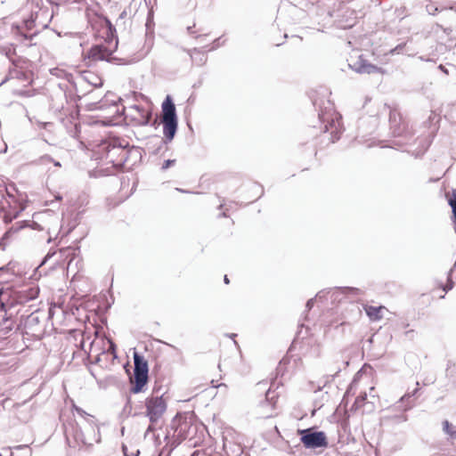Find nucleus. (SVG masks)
Returning <instances> with one entry per match:
<instances>
[{
    "label": "nucleus",
    "mask_w": 456,
    "mask_h": 456,
    "mask_svg": "<svg viewBox=\"0 0 456 456\" xmlns=\"http://www.w3.org/2000/svg\"><path fill=\"white\" fill-rule=\"evenodd\" d=\"M39 291L37 285L6 282L0 288V312L6 314L18 305L35 300L37 298Z\"/></svg>",
    "instance_id": "f257e3e1"
},
{
    "label": "nucleus",
    "mask_w": 456,
    "mask_h": 456,
    "mask_svg": "<svg viewBox=\"0 0 456 456\" xmlns=\"http://www.w3.org/2000/svg\"><path fill=\"white\" fill-rule=\"evenodd\" d=\"M315 108H318V118L321 123L320 129L324 134H329L330 142H335L340 138L343 132L342 125L340 123V117L335 113L333 105L330 101L326 102H318L317 100L313 102Z\"/></svg>",
    "instance_id": "f03ea898"
},
{
    "label": "nucleus",
    "mask_w": 456,
    "mask_h": 456,
    "mask_svg": "<svg viewBox=\"0 0 456 456\" xmlns=\"http://www.w3.org/2000/svg\"><path fill=\"white\" fill-rule=\"evenodd\" d=\"M66 441L69 447L92 446L94 443L101 441L100 428L96 422L93 425L78 424L77 422L69 425L65 429Z\"/></svg>",
    "instance_id": "7ed1b4c3"
},
{
    "label": "nucleus",
    "mask_w": 456,
    "mask_h": 456,
    "mask_svg": "<svg viewBox=\"0 0 456 456\" xmlns=\"http://www.w3.org/2000/svg\"><path fill=\"white\" fill-rule=\"evenodd\" d=\"M128 146L127 140L113 137L102 142L98 147V153L101 159L111 163L115 168L121 169L126 165L125 150Z\"/></svg>",
    "instance_id": "20e7f679"
},
{
    "label": "nucleus",
    "mask_w": 456,
    "mask_h": 456,
    "mask_svg": "<svg viewBox=\"0 0 456 456\" xmlns=\"http://www.w3.org/2000/svg\"><path fill=\"white\" fill-rule=\"evenodd\" d=\"M161 107L164 134L161 143H168L175 138L178 128L176 108L170 95L166 97Z\"/></svg>",
    "instance_id": "39448f33"
},
{
    "label": "nucleus",
    "mask_w": 456,
    "mask_h": 456,
    "mask_svg": "<svg viewBox=\"0 0 456 456\" xmlns=\"http://www.w3.org/2000/svg\"><path fill=\"white\" fill-rule=\"evenodd\" d=\"M149 381V364L143 355L134 352V377L130 379L129 394H140L146 390Z\"/></svg>",
    "instance_id": "423d86ee"
},
{
    "label": "nucleus",
    "mask_w": 456,
    "mask_h": 456,
    "mask_svg": "<svg viewBox=\"0 0 456 456\" xmlns=\"http://www.w3.org/2000/svg\"><path fill=\"white\" fill-rule=\"evenodd\" d=\"M170 430L174 431V436L183 440H192L197 434L198 425L192 423L191 417L177 413L171 421Z\"/></svg>",
    "instance_id": "0eeeda50"
},
{
    "label": "nucleus",
    "mask_w": 456,
    "mask_h": 456,
    "mask_svg": "<svg viewBox=\"0 0 456 456\" xmlns=\"http://www.w3.org/2000/svg\"><path fill=\"white\" fill-rule=\"evenodd\" d=\"M144 416L149 419L152 424H157L163 417L167 409V400L164 398V393L161 395H150L145 399Z\"/></svg>",
    "instance_id": "6e6552de"
},
{
    "label": "nucleus",
    "mask_w": 456,
    "mask_h": 456,
    "mask_svg": "<svg viewBox=\"0 0 456 456\" xmlns=\"http://www.w3.org/2000/svg\"><path fill=\"white\" fill-rule=\"evenodd\" d=\"M297 435L305 449L315 450L327 448L329 445L325 432L319 431L314 427L297 429Z\"/></svg>",
    "instance_id": "1a4fd4ad"
},
{
    "label": "nucleus",
    "mask_w": 456,
    "mask_h": 456,
    "mask_svg": "<svg viewBox=\"0 0 456 456\" xmlns=\"http://www.w3.org/2000/svg\"><path fill=\"white\" fill-rule=\"evenodd\" d=\"M384 108L387 109L389 112V126L391 134L394 137H403L405 141L399 142L400 145H404L409 142V140L411 138V134L408 130V126L401 116V113L394 108H391L389 105L385 104Z\"/></svg>",
    "instance_id": "9d476101"
},
{
    "label": "nucleus",
    "mask_w": 456,
    "mask_h": 456,
    "mask_svg": "<svg viewBox=\"0 0 456 456\" xmlns=\"http://www.w3.org/2000/svg\"><path fill=\"white\" fill-rule=\"evenodd\" d=\"M118 40H116L111 45H94L87 52V58L92 61H106L108 62H115L119 61L118 64H126L127 62L123 59L112 57V53L117 50Z\"/></svg>",
    "instance_id": "9b49d317"
},
{
    "label": "nucleus",
    "mask_w": 456,
    "mask_h": 456,
    "mask_svg": "<svg viewBox=\"0 0 456 456\" xmlns=\"http://www.w3.org/2000/svg\"><path fill=\"white\" fill-rule=\"evenodd\" d=\"M44 313L39 309H36L30 314L27 315L23 320L26 333L32 336H40L43 332V327L41 325Z\"/></svg>",
    "instance_id": "f8f14e48"
},
{
    "label": "nucleus",
    "mask_w": 456,
    "mask_h": 456,
    "mask_svg": "<svg viewBox=\"0 0 456 456\" xmlns=\"http://www.w3.org/2000/svg\"><path fill=\"white\" fill-rule=\"evenodd\" d=\"M128 109L136 112V115H134L133 118L136 120L139 126H151L156 127L158 120L156 118L153 122H151L152 113L151 110H146L143 107L136 104L130 106Z\"/></svg>",
    "instance_id": "ddd939ff"
},
{
    "label": "nucleus",
    "mask_w": 456,
    "mask_h": 456,
    "mask_svg": "<svg viewBox=\"0 0 456 456\" xmlns=\"http://www.w3.org/2000/svg\"><path fill=\"white\" fill-rule=\"evenodd\" d=\"M332 291V297H334V300H340L339 298H338V295H344V296H346V297H358L360 295L362 294V289H358V288H354V287H336L334 288L333 289H329L327 291L326 290H322L320 292L317 293L316 295V298H320L322 299L323 297H324V294L325 293H330Z\"/></svg>",
    "instance_id": "4468645a"
},
{
    "label": "nucleus",
    "mask_w": 456,
    "mask_h": 456,
    "mask_svg": "<svg viewBox=\"0 0 456 456\" xmlns=\"http://www.w3.org/2000/svg\"><path fill=\"white\" fill-rule=\"evenodd\" d=\"M7 193V189L5 184L3 182H0V209L4 211L3 219L4 223H11L13 219H15L19 213L21 211L15 210L14 212L5 211V208L10 206V202L5 200V194Z\"/></svg>",
    "instance_id": "2eb2a0df"
},
{
    "label": "nucleus",
    "mask_w": 456,
    "mask_h": 456,
    "mask_svg": "<svg viewBox=\"0 0 456 456\" xmlns=\"http://www.w3.org/2000/svg\"><path fill=\"white\" fill-rule=\"evenodd\" d=\"M276 400L273 392L268 389L265 393V399L262 401L258 405L259 414L263 418L273 417V411L275 408Z\"/></svg>",
    "instance_id": "dca6fc26"
},
{
    "label": "nucleus",
    "mask_w": 456,
    "mask_h": 456,
    "mask_svg": "<svg viewBox=\"0 0 456 456\" xmlns=\"http://www.w3.org/2000/svg\"><path fill=\"white\" fill-rule=\"evenodd\" d=\"M119 100L120 99L118 98L113 93L107 92L100 101L91 102L89 110H103L109 106H117V103Z\"/></svg>",
    "instance_id": "f3484780"
},
{
    "label": "nucleus",
    "mask_w": 456,
    "mask_h": 456,
    "mask_svg": "<svg viewBox=\"0 0 456 456\" xmlns=\"http://www.w3.org/2000/svg\"><path fill=\"white\" fill-rule=\"evenodd\" d=\"M352 69L360 74H373L378 73L381 70V68H379L376 65L370 63L368 61L359 58L357 61H355L353 65H349Z\"/></svg>",
    "instance_id": "a211bd4d"
},
{
    "label": "nucleus",
    "mask_w": 456,
    "mask_h": 456,
    "mask_svg": "<svg viewBox=\"0 0 456 456\" xmlns=\"http://www.w3.org/2000/svg\"><path fill=\"white\" fill-rule=\"evenodd\" d=\"M102 25L106 27V36L104 43L106 45H111L118 40L117 30L115 26L111 23L109 18L103 17Z\"/></svg>",
    "instance_id": "6ab92c4d"
},
{
    "label": "nucleus",
    "mask_w": 456,
    "mask_h": 456,
    "mask_svg": "<svg viewBox=\"0 0 456 456\" xmlns=\"http://www.w3.org/2000/svg\"><path fill=\"white\" fill-rule=\"evenodd\" d=\"M126 163H130V166H134L142 158L141 149L135 146L126 147L125 150Z\"/></svg>",
    "instance_id": "aec40b11"
},
{
    "label": "nucleus",
    "mask_w": 456,
    "mask_h": 456,
    "mask_svg": "<svg viewBox=\"0 0 456 456\" xmlns=\"http://www.w3.org/2000/svg\"><path fill=\"white\" fill-rule=\"evenodd\" d=\"M184 51L190 55L192 61L198 66H203L208 61V57L201 52L200 48L194 47L192 49H184Z\"/></svg>",
    "instance_id": "412c9836"
},
{
    "label": "nucleus",
    "mask_w": 456,
    "mask_h": 456,
    "mask_svg": "<svg viewBox=\"0 0 456 456\" xmlns=\"http://www.w3.org/2000/svg\"><path fill=\"white\" fill-rule=\"evenodd\" d=\"M82 77L86 83H88L95 88H99L103 85L102 77L92 71H84L82 74Z\"/></svg>",
    "instance_id": "4be33fe9"
},
{
    "label": "nucleus",
    "mask_w": 456,
    "mask_h": 456,
    "mask_svg": "<svg viewBox=\"0 0 456 456\" xmlns=\"http://www.w3.org/2000/svg\"><path fill=\"white\" fill-rule=\"evenodd\" d=\"M28 225L27 221H21L18 222L15 224H13L5 233L4 234L3 238L0 240V248L2 249H4L5 243L4 242L5 240H7L12 234H14L18 232L20 230L23 229Z\"/></svg>",
    "instance_id": "5701e85b"
},
{
    "label": "nucleus",
    "mask_w": 456,
    "mask_h": 456,
    "mask_svg": "<svg viewBox=\"0 0 456 456\" xmlns=\"http://www.w3.org/2000/svg\"><path fill=\"white\" fill-rule=\"evenodd\" d=\"M73 411H76L82 419V421L80 424L93 425L96 422L94 416L87 413L82 408H80L75 404L73 405Z\"/></svg>",
    "instance_id": "b1692460"
},
{
    "label": "nucleus",
    "mask_w": 456,
    "mask_h": 456,
    "mask_svg": "<svg viewBox=\"0 0 456 456\" xmlns=\"http://www.w3.org/2000/svg\"><path fill=\"white\" fill-rule=\"evenodd\" d=\"M73 411H76L82 419V421L80 424L93 425L96 422L94 416L87 413L82 408H80L75 404L73 405Z\"/></svg>",
    "instance_id": "393cba45"
},
{
    "label": "nucleus",
    "mask_w": 456,
    "mask_h": 456,
    "mask_svg": "<svg viewBox=\"0 0 456 456\" xmlns=\"http://www.w3.org/2000/svg\"><path fill=\"white\" fill-rule=\"evenodd\" d=\"M73 411H76L82 419V421L80 424L93 425L96 422L94 416L87 413L82 408H80L75 404L73 405Z\"/></svg>",
    "instance_id": "a878e982"
},
{
    "label": "nucleus",
    "mask_w": 456,
    "mask_h": 456,
    "mask_svg": "<svg viewBox=\"0 0 456 456\" xmlns=\"http://www.w3.org/2000/svg\"><path fill=\"white\" fill-rule=\"evenodd\" d=\"M172 430H168L165 436V441L167 442L166 446L168 448H172V452L183 442L180 437L174 436V432L171 434Z\"/></svg>",
    "instance_id": "bb28decb"
},
{
    "label": "nucleus",
    "mask_w": 456,
    "mask_h": 456,
    "mask_svg": "<svg viewBox=\"0 0 456 456\" xmlns=\"http://www.w3.org/2000/svg\"><path fill=\"white\" fill-rule=\"evenodd\" d=\"M446 377L456 386V363L451 360L446 364Z\"/></svg>",
    "instance_id": "cd10ccee"
},
{
    "label": "nucleus",
    "mask_w": 456,
    "mask_h": 456,
    "mask_svg": "<svg viewBox=\"0 0 456 456\" xmlns=\"http://www.w3.org/2000/svg\"><path fill=\"white\" fill-rule=\"evenodd\" d=\"M132 411H133V405H132L131 396L127 395L126 396V403H125L123 411H122V413L124 415H126V417L131 416V415L137 416V415L140 414V412H137V411H134L133 413Z\"/></svg>",
    "instance_id": "c85d7f7f"
},
{
    "label": "nucleus",
    "mask_w": 456,
    "mask_h": 456,
    "mask_svg": "<svg viewBox=\"0 0 456 456\" xmlns=\"http://www.w3.org/2000/svg\"><path fill=\"white\" fill-rule=\"evenodd\" d=\"M380 310L381 307L369 306L366 308V314L371 320H379L381 318Z\"/></svg>",
    "instance_id": "c756f323"
},
{
    "label": "nucleus",
    "mask_w": 456,
    "mask_h": 456,
    "mask_svg": "<svg viewBox=\"0 0 456 456\" xmlns=\"http://www.w3.org/2000/svg\"><path fill=\"white\" fill-rule=\"evenodd\" d=\"M145 27H146V36L148 37L150 34L152 35L154 20H153V13L151 12H148Z\"/></svg>",
    "instance_id": "7c9ffc66"
},
{
    "label": "nucleus",
    "mask_w": 456,
    "mask_h": 456,
    "mask_svg": "<svg viewBox=\"0 0 456 456\" xmlns=\"http://www.w3.org/2000/svg\"><path fill=\"white\" fill-rule=\"evenodd\" d=\"M452 272H453V268H451L450 271L448 272L446 284L444 286H443V290L445 292H448L449 290L452 289V288L454 286V282L452 281Z\"/></svg>",
    "instance_id": "2f4dec72"
},
{
    "label": "nucleus",
    "mask_w": 456,
    "mask_h": 456,
    "mask_svg": "<svg viewBox=\"0 0 456 456\" xmlns=\"http://www.w3.org/2000/svg\"><path fill=\"white\" fill-rule=\"evenodd\" d=\"M108 343H109V347L107 349V352L113 354L114 359L118 358L116 344L110 338L108 339Z\"/></svg>",
    "instance_id": "473e14b6"
},
{
    "label": "nucleus",
    "mask_w": 456,
    "mask_h": 456,
    "mask_svg": "<svg viewBox=\"0 0 456 456\" xmlns=\"http://www.w3.org/2000/svg\"><path fill=\"white\" fill-rule=\"evenodd\" d=\"M443 430L444 433L452 436V431L454 430L452 424H451L448 420L443 421Z\"/></svg>",
    "instance_id": "72a5a7b5"
},
{
    "label": "nucleus",
    "mask_w": 456,
    "mask_h": 456,
    "mask_svg": "<svg viewBox=\"0 0 456 456\" xmlns=\"http://www.w3.org/2000/svg\"><path fill=\"white\" fill-rule=\"evenodd\" d=\"M54 254H55V252H54V251H53V252L49 251V252H48V253L44 256V258L42 259V261H41L40 265L36 268V270H35V274H34V275H36V274H37V273L38 272V269H39L42 265H45V263H46V262H47V261H48V260H49V259H50V258H51Z\"/></svg>",
    "instance_id": "f704fd0d"
},
{
    "label": "nucleus",
    "mask_w": 456,
    "mask_h": 456,
    "mask_svg": "<svg viewBox=\"0 0 456 456\" xmlns=\"http://www.w3.org/2000/svg\"><path fill=\"white\" fill-rule=\"evenodd\" d=\"M406 44L405 43H402V44H399L397 45L395 47H394L393 49L390 50L389 53L394 55V54H399V53H403V48L405 47Z\"/></svg>",
    "instance_id": "c9c22d12"
},
{
    "label": "nucleus",
    "mask_w": 456,
    "mask_h": 456,
    "mask_svg": "<svg viewBox=\"0 0 456 456\" xmlns=\"http://www.w3.org/2000/svg\"><path fill=\"white\" fill-rule=\"evenodd\" d=\"M14 267H15V264H13L12 262H9L6 265L0 268V272L6 271V272L12 273V274H16Z\"/></svg>",
    "instance_id": "e433bc0d"
},
{
    "label": "nucleus",
    "mask_w": 456,
    "mask_h": 456,
    "mask_svg": "<svg viewBox=\"0 0 456 456\" xmlns=\"http://www.w3.org/2000/svg\"><path fill=\"white\" fill-rule=\"evenodd\" d=\"M14 449L23 451L24 456H31L32 455V451L27 444L15 446Z\"/></svg>",
    "instance_id": "4c0bfd02"
},
{
    "label": "nucleus",
    "mask_w": 456,
    "mask_h": 456,
    "mask_svg": "<svg viewBox=\"0 0 456 456\" xmlns=\"http://www.w3.org/2000/svg\"><path fill=\"white\" fill-rule=\"evenodd\" d=\"M419 391V388H415L411 393H406L404 395H403L398 403H403L407 400H409L411 396H414L417 392Z\"/></svg>",
    "instance_id": "58836bf2"
},
{
    "label": "nucleus",
    "mask_w": 456,
    "mask_h": 456,
    "mask_svg": "<svg viewBox=\"0 0 456 456\" xmlns=\"http://www.w3.org/2000/svg\"><path fill=\"white\" fill-rule=\"evenodd\" d=\"M35 20L33 18V15L31 14V16L25 20H24V24H25V27H26V29L27 30H31L34 27H35Z\"/></svg>",
    "instance_id": "ea45409f"
},
{
    "label": "nucleus",
    "mask_w": 456,
    "mask_h": 456,
    "mask_svg": "<svg viewBox=\"0 0 456 456\" xmlns=\"http://www.w3.org/2000/svg\"><path fill=\"white\" fill-rule=\"evenodd\" d=\"M222 37H218L216 40H214L212 46H210L208 51H214L216 50L220 45L224 44V40L221 42Z\"/></svg>",
    "instance_id": "a19ab883"
},
{
    "label": "nucleus",
    "mask_w": 456,
    "mask_h": 456,
    "mask_svg": "<svg viewBox=\"0 0 456 456\" xmlns=\"http://www.w3.org/2000/svg\"><path fill=\"white\" fill-rule=\"evenodd\" d=\"M175 159H167L163 162L161 166V170L166 171L170 167L174 166L175 164Z\"/></svg>",
    "instance_id": "79ce46f5"
},
{
    "label": "nucleus",
    "mask_w": 456,
    "mask_h": 456,
    "mask_svg": "<svg viewBox=\"0 0 456 456\" xmlns=\"http://www.w3.org/2000/svg\"><path fill=\"white\" fill-rule=\"evenodd\" d=\"M172 453V448H168L166 445L161 449L159 456H170Z\"/></svg>",
    "instance_id": "37998d69"
},
{
    "label": "nucleus",
    "mask_w": 456,
    "mask_h": 456,
    "mask_svg": "<svg viewBox=\"0 0 456 456\" xmlns=\"http://www.w3.org/2000/svg\"><path fill=\"white\" fill-rule=\"evenodd\" d=\"M314 304V298H310L309 300H307L306 305H305L307 311H310L313 308Z\"/></svg>",
    "instance_id": "c03bdc74"
},
{
    "label": "nucleus",
    "mask_w": 456,
    "mask_h": 456,
    "mask_svg": "<svg viewBox=\"0 0 456 456\" xmlns=\"http://www.w3.org/2000/svg\"><path fill=\"white\" fill-rule=\"evenodd\" d=\"M406 420H407V416L404 414L396 416V418H395L396 422H405Z\"/></svg>",
    "instance_id": "a18cd8bd"
},
{
    "label": "nucleus",
    "mask_w": 456,
    "mask_h": 456,
    "mask_svg": "<svg viewBox=\"0 0 456 456\" xmlns=\"http://www.w3.org/2000/svg\"><path fill=\"white\" fill-rule=\"evenodd\" d=\"M366 398H367L366 393L361 394L360 395L357 396L355 403L363 402L366 400Z\"/></svg>",
    "instance_id": "49530a36"
},
{
    "label": "nucleus",
    "mask_w": 456,
    "mask_h": 456,
    "mask_svg": "<svg viewBox=\"0 0 456 456\" xmlns=\"http://www.w3.org/2000/svg\"><path fill=\"white\" fill-rule=\"evenodd\" d=\"M0 456H13V454L9 449H4L2 452H0Z\"/></svg>",
    "instance_id": "de8ad7c7"
},
{
    "label": "nucleus",
    "mask_w": 456,
    "mask_h": 456,
    "mask_svg": "<svg viewBox=\"0 0 456 456\" xmlns=\"http://www.w3.org/2000/svg\"><path fill=\"white\" fill-rule=\"evenodd\" d=\"M155 425L150 422L149 427L147 428L146 434L150 432H153L155 430Z\"/></svg>",
    "instance_id": "09e8293b"
},
{
    "label": "nucleus",
    "mask_w": 456,
    "mask_h": 456,
    "mask_svg": "<svg viewBox=\"0 0 456 456\" xmlns=\"http://www.w3.org/2000/svg\"><path fill=\"white\" fill-rule=\"evenodd\" d=\"M405 336L410 338H412L413 336H414V330H407L405 332Z\"/></svg>",
    "instance_id": "8fccbe9b"
},
{
    "label": "nucleus",
    "mask_w": 456,
    "mask_h": 456,
    "mask_svg": "<svg viewBox=\"0 0 456 456\" xmlns=\"http://www.w3.org/2000/svg\"><path fill=\"white\" fill-rule=\"evenodd\" d=\"M160 387H157L156 386L152 388V392L151 395H160L159 394Z\"/></svg>",
    "instance_id": "3c124183"
},
{
    "label": "nucleus",
    "mask_w": 456,
    "mask_h": 456,
    "mask_svg": "<svg viewBox=\"0 0 456 456\" xmlns=\"http://www.w3.org/2000/svg\"><path fill=\"white\" fill-rule=\"evenodd\" d=\"M195 27V24H193V26H189L187 27V31L190 35H193L195 33V31L193 30V28Z\"/></svg>",
    "instance_id": "603ef678"
},
{
    "label": "nucleus",
    "mask_w": 456,
    "mask_h": 456,
    "mask_svg": "<svg viewBox=\"0 0 456 456\" xmlns=\"http://www.w3.org/2000/svg\"><path fill=\"white\" fill-rule=\"evenodd\" d=\"M340 370H340V368H338V370L336 371V373H335L334 375L328 376V377H327V380H326L325 384H326L327 382H329V379H330V378L331 379H333V378H334V377H335L338 372H340Z\"/></svg>",
    "instance_id": "864d4df0"
},
{
    "label": "nucleus",
    "mask_w": 456,
    "mask_h": 456,
    "mask_svg": "<svg viewBox=\"0 0 456 456\" xmlns=\"http://www.w3.org/2000/svg\"><path fill=\"white\" fill-rule=\"evenodd\" d=\"M446 9H449V10L453 11V12H456V3L452 4V5H450V6H448V7H446Z\"/></svg>",
    "instance_id": "5fc2aeb1"
},
{
    "label": "nucleus",
    "mask_w": 456,
    "mask_h": 456,
    "mask_svg": "<svg viewBox=\"0 0 456 456\" xmlns=\"http://www.w3.org/2000/svg\"><path fill=\"white\" fill-rule=\"evenodd\" d=\"M36 34H37V32H35V33L31 34L30 36L24 35V37H25L26 39H32V37H33Z\"/></svg>",
    "instance_id": "6e6d98bb"
},
{
    "label": "nucleus",
    "mask_w": 456,
    "mask_h": 456,
    "mask_svg": "<svg viewBox=\"0 0 456 456\" xmlns=\"http://www.w3.org/2000/svg\"><path fill=\"white\" fill-rule=\"evenodd\" d=\"M224 283H225V284H229V283H230V280H229V278L227 277V275H224Z\"/></svg>",
    "instance_id": "4d7b16f0"
},
{
    "label": "nucleus",
    "mask_w": 456,
    "mask_h": 456,
    "mask_svg": "<svg viewBox=\"0 0 456 456\" xmlns=\"http://www.w3.org/2000/svg\"><path fill=\"white\" fill-rule=\"evenodd\" d=\"M411 403H408L407 405H405V406H404L403 410H404V411H407V410H409V409H411Z\"/></svg>",
    "instance_id": "13d9d810"
},
{
    "label": "nucleus",
    "mask_w": 456,
    "mask_h": 456,
    "mask_svg": "<svg viewBox=\"0 0 456 456\" xmlns=\"http://www.w3.org/2000/svg\"><path fill=\"white\" fill-rule=\"evenodd\" d=\"M14 72H15V74H16V75H15V76H16V77H20V75H23V73H22V72H20V71L14 70Z\"/></svg>",
    "instance_id": "bf43d9fd"
},
{
    "label": "nucleus",
    "mask_w": 456,
    "mask_h": 456,
    "mask_svg": "<svg viewBox=\"0 0 456 456\" xmlns=\"http://www.w3.org/2000/svg\"><path fill=\"white\" fill-rule=\"evenodd\" d=\"M122 448H123V452H124L125 456H128L127 453H126L127 448L126 447V445H123Z\"/></svg>",
    "instance_id": "052dcab7"
},
{
    "label": "nucleus",
    "mask_w": 456,
    "mask_h": 456,
    "mask_svg": "<svg viewBox=\"0 0 456 456\" xmlns=\"http://www.w3.org/2000/svg\"><path fill=\"white\" fill-rule=\"evenodd\" d=\"M451 437L456 439V428L452 431Z\"/></svg>",
    "instance_id": "680f3d73"
},
{
    "label": "nucleus",
    "mask_w": 456,
    "mask_h": 456,
    "mask_svg": "<svg viewBox=\"0 0 456 456\" xmlns=\"http://www.w3.org/2000/svg\"><path fill=\"white\" fill-rule=\"evenodd\" d=\"M126 15V12H123L122 13H120L119 19H123Z\"/></svg>",
    "instance_id": "e2e57ef3"
},
{
    "label": "nucleus",
    "mask_w": 456,
    "mask_h": 456,
    "mask_svg": "<svg viewBox=\"0 0 456 456\" xmlns=\"http://www.w3.org/2000/svg\"><path fill=\"white\" fill-rule=\"evenodd\" d=\"M75 228V225H72L70 226L68 231H67V233H69L73 229Z\"/></svg>",
    "instance_id": "0e129e2a"
},
{
    "label": "nucleus",
    "mask_w": 456,
    "mask_h": 456,
    "mask_svg": "<svg viewBox=\"0 0 456 456\" xmlns=\"http://www.w3.org/2000/svg\"><path fill=\"white\" fill-rule=\"evenodd\" d=\"M54 166L56 167H60L61 166V163L59 161H54Z\"/></svg>",
    "instance_id": "69168bd1"
},
{
    "label": "nucleus",
    "mask_w": 456,
    "mask_h": 456,
    "mask_svg": "<svg viewBox=\"0 0 456 456\" xmlns=\"http://www.w3.org/2000/svg\"><path fill=\"white\" fill-rule=\"evenodd\" d=\"M236 336H237V334H235V333H232V334L229 335V337L232 338H235Z\"/></svg>",
    "instance_id": "338daca9"
},
{
    "label": "nucleus",
    "mask_w": 456,
    "mask_h": 456,
    "mask_svg": "<svg viewBox=\"0 0 456 456\" xmlns=\"http://www.w3.org/2000/svg\"><path fill=\"white\" fill-rule=\"evenodd\" d=\"M62 197L61 195L56 196L57 200H61Z\"/></svg>",
    "instance_id": "774afa93"
}]
</instances>
